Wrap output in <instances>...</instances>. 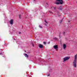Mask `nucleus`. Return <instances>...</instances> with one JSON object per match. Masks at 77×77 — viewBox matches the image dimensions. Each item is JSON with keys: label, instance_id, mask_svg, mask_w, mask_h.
Masks as SVG:
<instances>
[{"label": "nucleus", "instance_id": "f03ea898", "mask_svg": "<svg viewBox=\"0 0 77 77\" xmlns=\"http://www.w3.org/2000/svg\"><path fill=\"white\" fill-rule=\"evenodd\" d=\"M57 2H55V4L56 5H59L60 4L61 5H62L63 3V1L62 0H56Z\"/></svg>", "mask_w": 77, "mask_h": 77}, {"label": "nucleus", "instance_id": "b1692460", "mask_svg": "<svg viewBox=\"0 0 77 77\" xmlns=\"http://www.w3.org/2000/svg\"><path fill=\"white\" fill-rule=\"evenodd\" d=\"M6 45H7V44H6Z\"/></svg>", "mask_w": 77, "mask_h": 77}, {"label": "nucleus", "instance_id": "f257e3e1", "mask_svg": "<svg viewBox=\"0 0 77 77\" xmlns=\"http://www.w3.org/2000/svg\"><path fill=\"white\" fill-rule=\"evenodd\" d=\"M77 55H76L75 56V60L73 62V66L75 68H76V60H77Z\"/></svg>", "mask_w": 77, "mask_h": 77}, {"label": "nucleus", "instance_id": "5701e85b", "mask_svg": "<svg viewBox=\"0 0 77 77\" xmlns=\"http://www.w3.org/2000/svg\"><path fill=\"white\" fill-rule=\"evenodd\" d=\"M32 46H33V45H32Z\"/></svg>", "mask_w": 77, "mask_h": 77}, {"label": "nucleus", "instance_id": "412c9836", "mask_svg": "<svg viewBox=\"0 0 77 77\" xmlns=\"http://www.w3.org/2000/svg\"><path fill=\"white\" fill-rule=\"evenodd\" d=\"M14 40H15V38H14Z\"/></svg>", "mask_w": 77, "mask_h": 77}, {"label": "nucleus", "instance_id": "f8f14e48", "mask_svg": "<svg viewBox=\"0 0 77 77\" xmlns=\"http://www.w3.org/2000/svg\"><path fill=\"white\" fill-rule=\"evenodd\" d=\"M49 13H50V14H53V12H51V11H49Z\"/></svg>", "mask_w": 77, "mask_h": 77}, {"label": "nucleus", "instance_id": "39448f33", "mask_svg": "<svg viewBox=\"0 0 77 77\" xmlns=\"http://www.w3.org/2000/svg\"><path fill=\"white\" fill-rule=\"evenodd\" d=\"M54 48L55 49V50H57V45H56L54 46Z\"/></svg>", "mask_w": 77, "mask_h": 77}, {"label": "nucleus", "instance_id": "ddd939ff", "mask_svg": "<svg viewBox=\"0 0 77 77\" xmlns=\"http://www.w3.org/2000/svg\"><path fill=\"white\" fill-rule=\"evenodd\" d=\"M62 21V20H61L60 21V23H61Z\"/></svg>", "mask_w": 77, "mask_h": 77}, {"label": "nucleus", "instance_id": "6e6552de", "mask_svg": "<svg viewBox=\"0 0 77 77\" xmlns=\"http://www.w3.org/2000/svg\"><path fill=\"white\" fill-rule=\"evenodd\" d=\"M24 56H25V57H27H27H28V54H24Z\"/></svg>", "mask_w": 77, "mask_h": 77}, {"label": "nucleus", "instance_id": "9b49d317", "mask_svg": "<svg viewBox=\"0 0 77 77\" xmlns=\"http://www.w3.org/2000/svg\"><path fill=\"white\" fill-rule=\"evenodd\" d=\"M39 27H40V28H42V27L41 26L39 25Z\"/></svg>", "mask_w": 77, "mask_h": 77}, {"label": "nucleus", "instance_id": "423d86ee", "mask_svg": "<svg viewBox=\"0 0 77 77\" xmlns=\"http://www.w3.org/2000/svg\"><path fill=\"white\" fill-rule=\"evenodd\" d=\"M39 47L41 48H43V46L41 44H39Z\"/></svg>", "mask_w": 77, "mask_h": 77}, {"label": "nucleus", "instance_id": "6ab92c4d", "mask_svg": "<svg viewBox=\"0 0 77 77\" xmlns=\"http://www.w3.org/2000/svg\"><path fill=\"white\" fill-rule=\"evenodd\" d=\"M48 76H50V74L48 75Z\"/></svg>", "mask_w": 77, "mask_h": 77}, {"label": "nucleus", "instance_id": "dca6fc26", "mask_svg": "<svg viewBox=\"0 0 77 77\" xmlns=\"http://www.w3.org/2000/svg\"><path fill=\"white\" fill-rule=\"evenodd\" d=\"M45 23H47V24L48 23H47V22L46 21H45Z\"/></svg>", "mask_w": 77, "mask_h": 77}, {"label": "nucleus", "instance_id": "a211bd4d", "mask_svg": "<svg viewBox=\"0 0 77 77\" xmlns=\"http://www.w3.org/2000/svg\"><path fill=\"white\" fill-rule=\"evenodd\" d=\"M63 35H64V34H65V32H63Z\"/></svg>", "mask_w": 77, "mask_h": 77}, {"label": "nucleus", "instance_id": "4be33fe9", "mask_svg": "<svg viewBox=\"0 0 77 77\" xmlns=\"http://www.w3.org/2000/svg\"><path fill=\"white\" fill-rule=\"evenodd\" d=\"M47 5H48V4L47 3V4H46Z\"/></svg>", "mask_w": 77, "mask_h": 77}, {"label": "nucleus", "instance_id": "aec40b11", "mask_svg": "<svg viewBox=\"0 0 77 77\" xmlns=\"http://www.w3.org/2000/svg\"><path fill=\"white\" fill-rule=\"evenodd\" d=\"M19 18H20V15H19Z\"/></svg>", "mask_w": 77, "mask_h": 77}, {"label": "nucleus", "instance_id": "4468645a", "mask_svg": "<svg viewBox=\"0 0 77 77\" xmlns=\"http://www.w3.org/2000/svg\"><path fill=\"white\" fill-rule=\"evenodd\" d=\"M0 54L1 55H2V54H3L2 53H0Z\"/></svg>", "mask_w": 77, "mask_h": 77}, {"label": "nucleus", "instance_id": "9d476101", "mask_svg": "<svg viewBox=\"0 0 77 77\" xmlns=\"http://www.w3.org/2000/svg\"><path fill=\"white\" fill-rule=\"evenodd\" d=\"M53 39L55 40V41H57V38H53Z\"/></svg>", "mask_w": 77, "mask_h": 77}, {"label": "nucleus", "instance_id": "a878e982", "mask_svg": "<svg viewBox=\"0 0 77 77\" xmlns=\"http://www.w3.org/2000/svg\"><path fill=\"white\" fill-rule=\"evenodd\" d=\"M76 3H77V2H76Z\"/></svg>", "mask_w": 77, "mask_h": 77}, {"label": "nucleus", "instance_id": "393cba45", "mask_svg": "<svg viewBox=\"0 0 77 77\" xmlns=\"http://www.w3.org/2000/svg\"><path fill=\"white\" fill-rule=\"evenodd\" d=\"M46 26H47V25H46Z\"/></svg>", "mask_w": 77, "mask_h": 77}, {"label": "nucleus", "instance_id": "20e7f679", "mask_svg": "<svg viewBox=\"0 0 77 77\" xmlns=\"http://www.w3.org/2000/svg\"><path fill=\"white\" fill-rule=\"evenodd\" d=\"M9 22L10 24L11 25H12V24H14V20L13 19H11L9 21Z\"/></svg>", "mask_w": 77, "mask_h": 77}, {"label": "nucleus", "instance_id": "1a4fd4ad", "mask_svg": "<svg viewBox=\"0 0 77 77\" xmlns=\"http://www.w3.org/2000/svg\"><path fill=\"white\" fill-rule=\"evenodd\" d=\"M51 9H55L56 7H54V6H52L51 7Z\"/></svg>", "mask_w": 77, "mask_h": 77}, {"label": "nucleus", "instance_id": "2eb2a0df", "mask_svg": "<svg viewBox=\"0 0 77 77\" xmlns=\"http://www.w3.org/2000/svg\"><path fill=\"white\" fill-rule=\"evenodd\" d=\"M43 43H44V44H46V43L45 42H44Z\"/></svg>", "mask_w": 77, "mask_h": 77}, {"label": "nucleus", "instance_id": "f3484780", "mask_svg": "<svg viewBox=\"0 0 77 77\" xmlns=\"http://www.w3.org/2000/svg\"><path fill=\"white\" fill-rule=\"evenodd\" d=\"M19 34H21V32H19Z\"/></svg>", "mask_w": 77, "mask_h": 77}, {"label": "nucleus", "instance_id": "0eeeda50", "mask_svg": "<svg viewBox=\"0 0 77 77\" xmlns=\"http://www.w3.org/2000/svg\"><path fill=\"white\" fill-rule=\"evenodd\" d=\"M66 47V45L64 44L63 45V49H65V48Z\"/></svg>", "mask_w": 77, "mask_h": 77}, {"label": "nucleus", "instance_id": "7ed1b4c3", "mask_svg": "<svg viewBox=\"0 0 77 77\" xmlns=\"http://www.w3.org/2000/svg\"><path fill=\"white\" fill-rule=\"evenodd\" d=\"M70 57H65L64 58H63V62H65V61H66V60H69Z\"/></svg>", "mask_w": 77, "mask_h": 77}]
</instances>
